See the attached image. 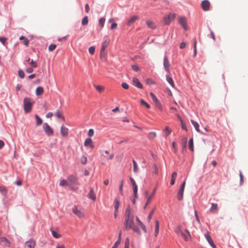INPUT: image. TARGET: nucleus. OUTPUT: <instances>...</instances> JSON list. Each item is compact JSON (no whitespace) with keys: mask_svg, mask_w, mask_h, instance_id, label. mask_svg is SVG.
I'll return each mask as SVG.
<instances>
[{"mask_svg":"<svg viewBox=\"0 0 248 248\" xmlns=\"http://www.w3.org/2000/svg\"><path fill=\"white\" fill-rule=\"evenodd\" d=\"M19 40L20 41H23V45H24L26 46H28L29 41L27 38L25 37V36H21V37H19Z\"/></svg>","mask_w":248,"mask_h":248,"instance_id":"nucleus-24","label":"nucleus"},{"mask_svg":"<svg viewBox=\"0 0 248 248\" xmlns=\"http://www.w3.org/2000/svg\"><path fill=\"white\" fill-rule=\"evenodd\" d=\"M156 136V134L155 132H151L148 134V138L150 139H154Z\"/></svg>","mask_w":248,"mask_h":248,"instance_id":"nucleus-36","label":"nucleus"},{"mask_svg":"<svg viewBox=\"0 0 248 248\" xmlns=\"http://www.w3.org/2000/svg\"><path fill=\"white\" fill-rule=\"evenodd\" d=\"M210 211L212 213H217L218 211V205L217 203L211 204V207L210 209Z\"/></svg>","mask_w":248,"mask_h":248,"instance_id":"nucleus-22","label":"nucleus"},{"mask_svg":"<svg viewBox=\"0 0 248 248\" xmlns=\"http://www.w3.org/2000/svg\"><path fill=\"white\" fill-rule=\"evenodd\" d=\"M155 208H154V209H153L151 211V212L150 213V214H149V215H148V217H147V220H148L149 222L151 220V218H152V216H153V214H154V212H155Z\"/></svg>","mask_w":248,"mask_h":248,"instance_id":"nucleus-42","label":"nucleus"},{"mask_svg":"<svg viewBox=\"0 0 248 248\" xmlns=\"http://www.w3.org/2000/svg\"><path fill=\"white\" fill-rule=\"evenodd\" d=\"M129 238H126L125 240V244H124V248H129Z\"/></svg>","mask_w":248,"mask_h":248,"instance_id":"nucleus-51","label":"nucleus"},{"mask_svg":"<svg viewBox=\"0 0 248 248\" xmlns=\"http://www.w3.org/2000/svg\"><path fill=\"white\" fill-rule=\"evenodd\" d=\"M85 146H89L91 148L93 149L94 147L93 142L91 139H87L84 142Z\"/></svg>","mask_w":248,"mask_h":248,"instance_id":"nucleus-20","label":"nucleus"},{"mask_svg":"<svg viewBox=\"0 0 248 248\" xmlns=\"http://www.w3.org/2000/svg\"><path fill=\"white\" fill-rule=\"evenodd\" d=\"M156 189H154L153 192L151 194V195L148 196V192L147 191H145L144 192V195L146 198H147V201L145 204L144 208L145 209L147 206L150 203L152 198L154 197Z\"/></svg>","mask_w":248,"mask_h":248,"instance_id":"nucleus-7","label":"nucleus"},{"mask_svg":"<svg viewBox=\"0 0 248 248\" xmlns=\"http://www.w3.org/2000/svg\"><path fill=\"white\" fill-rule=\"evenodd\" d=\"M18 76L21 78H23L25 77V74L22 70H19L18 71Z\"/></svg>","mask_w":248,"mask_h":248,"instance_id":"nucleus-50","label":"nucleus"},{"mask_svg":"<svg viewBox=\"0 0 248 248\" xmlns=\"http://www.w3.org/2000/svg\"><path fill=\"white\" fill-rule=\"evenodd\" d=\"M130 180L133 186L134 197L136 198L138 197V186L136 185L135 181L132 177L130 178Z\"/></svg>","mask_w":248,"mask_h":248,"instance_id":"nucleus-14","label":"nucleus"},{"mask_svg":"<svg viewBox=\"0 0 248 248\" xmlns=\"http://www.w3.org/2000/svg\"><path fill=\"white\" fill-rule=\"evenodd\" d=\"M125 215L126 217H131L130 216V210L129 208H127L125 211Z\"/></svg>","mask_w":248,"mask_h":248,"instance_id":"nucleus-60","label":"nucleus"},{"mask_svg":"<svg viewBox=\"0 0 248 248\" xmlns=\"http://www.w3.org/2000/svg\"><path fill=\"white\" fill-rule=\"evenodd\" d=\"M87 158L85 156H82L80 158V162L83 164H85L87 163Z\"/></svg>","mask_w":248,"mask_h":248,"instance_id":"nucleus-44","label":"nucleus"},{"mask_svg":"<svg viewBox=\"0 0 248 248\" xmlns=\"http://www.w3.org/2000/svg\"><path fill=\"white\" fill-rule=\"evenodd\" d=\"M178 22L182 26L185 30H188V26L187 25L186 19L185 17H179Z\"/></svg>","mask_w":248,"mask_h":248,"instance_id":"nucleus-8","label":"nucleus"},{"mask_svg":"<svg viewBox=\"0 0 248 248\" xmlns=\"http://www.w3.org/2000/svg\"><path fill=\"white\" fill-rule=\"evenodd\" d=\"M132 81L133 85L137 88L139 89H142L143 88L142 85L137 78L134 77Z\"/></svg>","mask_w":248,"mask_h":248,"instance_id":"nucleus-17","label":"nucleus"},{"mask_svg":"<svg viewBox=\"0 0 248 248\" xmlns=\"http://www.w3.org/2000/svg\"><path fill=\"white\" fill-rule=\"evenodd\" d=\"M189 148L192 152H194L193 140L192 138L189 141Z\"/></svg>","mask_w":248,"mask_h":248,"instance_id":"nucleus-33","label":"nucleus"},{"mask_svg":"<svg viewBox=\"0 0 248 248\" xmlns=\"http://www.w3.org/2000/svg\"><path fill=\"white\" fill-rule=\"evenodd\" d=\"M107 55V51L106 50V47H102L100 50V54L101 59L103 61H106Z\"/></svg>","mask_w":248,"mask_h":248,"instance_id":"nucleus-16","label":"nucleus"},{"mask_svg":"<svg viewBox=\"0 0 248 248\" xmlns=\"http://www.w3.org/2000/svg\"><path fill=\"white\" fill-rule=\"evenodd\" d=\"M125 225L127 229H131L134 226L133 222V217H126L125 219Z\"/></svg>","mask_w":248,"mask_h":248,"instance_id":"nucleus-5","label":"nucleus"},{"mask_svg":"<svg viewBox=\"0 0 248 248\" xmlns=\"http://www.w3.org/2000/svg\"><path fill=\"white\" fill-rule=\"evenodd\" d=\"M239 176H240V178L241 185H242V183H243L244 180H243V176L241 171H239Z\"/></svg>","mask_w":248,"mask_h":248,"instance_id":"nucleus-59","label":"nucleus"},{"mask_svg":"<svg viewBox=\"0 0 248 248\" xmlns=\"http://www.w3.org/2000/svg\"><path fill=\"white\" fill-rule=\"evenodd\" d=\"M180 235L182 237H183L185 241H186L188 240V236H186L185 234H184L183 232L180 234Z\"/></svg>","mask_w":248,"mask_h":248,"instance_id":"nucleus-62","label":"nucleus"},{"mask_svg":"<svg viewBox=\"0 0 248 248\" xmlns=\"http://www.w3.org/2000/svg\"><path fill=\"white\" fill-rule=\"evenodd\" d=\"M56 116L58 118H62L63 120H64V117L62 116V114L59 111H57L56 112Z\"/></svg>","mask_w":248,"mask_h":248,"instance_id":"nucleus-56","label":"nucleus"},{"mask_svg":"<svg viewBox=\"0 0 248 248\" xmlns=\"http://www.w3.org/2000/svg\"><path fill=\"white\" fill-rule=\"evenodd\" d=\"M10 241L5 237H0V245L4 247H9L10 246Z\"/></svg>","mask_w":248,"mask_h":248,"instance_id":"nucleus-12","label":"nucleus"},{"mask_svg":"<svg viewBox=\"0 0 248 248\" xmlns=\"http://www.w3.org/2000/svg\"><path fill=\"white\" fill-rule=\"evenodd\" d=\"M94 134V131L93 129H90L88 131V136L89 137H92Z\"/></svg>","mask_w":248,"mask_h":248,"instance_id":"nucleus-53","label":"nucleus"},{"mask_svg":"<svg viewBox=\"0 0 248 248\" xmlns=\"http://www.w3.org/2000/svg\"><path fill=\"white\" fill-rule=\"evenodd\" d=\"M6 40V38L0 37V42L2 43L3 45H5V42Z\"/></svg>","mask_w":248,"mask_h":248,"instance_id":"nucleus-52","label":"nucleus"},{"mask_svg":"<svg viewBox=\"0 0 248 248\" xmlns=\"http://www.w3.org/2000/svg\"><path fill=\"white\" fill-rule=\"evenodd\" d=\"M88 17L86 16L82 19V24L84 26V25H87L88 24Z\"/></svg>","mask_w":248,"mask_h":248,"instance_id":"nucleus-45","label":"nucleus"},{"mask_svg":"<svg viewBox=\"0 0 248 248\" xmlns=\"http://www.w3.org/2000/svg\"><path fill=\"white\" fill-rule=\"evenodd\" d=\"M122 86L124 89H128L129 88V86L126 83H122Z\"/></svg>","mask_w":248,"mask_h":248,"instance_id":"nucleus-63","label":"nucleus"},{"mask_svg":"<svg viewBox=\"0 0 248 248\" xmlns=\"http://www.w3.org/2000/svg\"><path fill=\"white\" fill-rule=\"evenodd\" d=\"M166 79L172 87H174V83L171 78L169 76H167Z\"/></svg>","mask_w":248,"mask_h":248,"instance_id":"nucleus-31","label":"nucleus"},{"mask_svg":"<svg viewBox=\"0 0 248 248\" xmlns=\"http://www.w3.org/2000/svg\"><path fill=\"white\" fill-rule=\"evenodd\" d=\"M51 233L53 236L56 238H59L61 237V235L54 230H51Z\"/></svg>","mask_w":248,"mask_h":248,"instance_id":"nucleus-35","label":"nucleus"},{"mask_svg":"<svg viewBox=\"0 0 248 248\" xmlns=\"http://www.w3.org/2000/svg\"><path fill=\"white\" fill-rule=\"evenodd\" d=\"M43 129L46 135L48 137L52 136L54 135V131L53 129L47 123H44L43 124Z\"/></svg>","mask_w":248,"mask_h":248,"instance_id":"nucleus-3","label":"nucleus"},{"mask_svg":"<svg viewBox=\"0 0 248 248\" xmlns=\"http://www.w3.org/2000/svg\"><path fill=\"white\" fill-rule=\"evenodd\" d=\"M105 22V19L104 18H101L99 20V23L101 28H103Z\"/></svg>","mask_w":248,"mask_h":248,"instance_id":"nucleus-46","label":"nucleus"},{"mask_svg":"<svg viewBox=\"0 0 248 248\" xmlns=\"http://www.w3.org/2000/svg\"><path fill=\"white\" fill-rule=\"evenodd\" d=\"M131 229H133V231H135V232H137L139 233H140V231L139 228L135 226H133V228H131Z\"/></svg>","mask_w":248,"mask_h":248,"instance_id":"nucleus-55","label":"nucleus"},{"mask_svg":"<svg viewBox=\"0 0 248 248\" xmlns=\"http://www.w3.org/2000/svg\"><path fill=\"white\" fill-rule=\"evenodd\" d=\"M61 133L63 137H66L68 135V129L64 125L61 127Z\"/></svg>","mask_w":248,"mask_h":248,"instance_id":"nucleus-19","label":"nucleus"},{"mask_svg":"<svg viewBox=\"0 0 248 248\" xmlns=\"http://www.w3.org/2000/svg\"><path fill=\"white\" fill-rule=\"evenodd\" d=\"M139 17L137 16H134L131 17L127 21V25L128 26H130L133 23H134L136 20L139 19Z\"/></svg>","mask_w":248,"mask_h":248,"instance_id":"nucleus-21","label":"nucleus"},{"mask_svg":"<svg viewBox=\"0 0 248 248\" xmlns=\"http://www.w3.org/2000/svg\"><path fill=\"white\" fill-rule=\"evenodd\" d=\"M185 185H186V181H184L183 182V183H182L179 190L178 191L177 198L178 200H179V201H181L183 200Z\"/></svg>","mask_w":248,"mask_h":248,"instance_id":"nucleus-6","label":"nucleus"},{"mask_svg":"<svg viewBox=\"0 0 248 248\" xmlns=\"http://www.w3.org/2000/svg\"><path fill=\"white\" fill-rule=\"evenodd\" d=\"M191 122L195 127L196 130L197 132H200V130L199 129V125L198 123L194 121L193 120H191Z\"/></svg>","mask_w":248,"mask_h":248,"instance_id":"nucleus-29","label":"nucleus"},{"mask_svg":"<svg viewBox=\"0 0 248 248\" xmlns=\"http://www.w3.org/2000/svg\"><path fill=\"white\" fill-rule=\"evenodd\" d=\"M132 162H133V171L135 173H137L139 171L138 164H137V162L135 161V160H133Z\"/></svg>","mask_w":248,"mask_h":248,"instance_id":"nucleus-30","label":"nucleus"},{"mask_svg":"<svg viewBox=\"0 0 248 248\" xmlns=\"http://www.w3.org/2000/svg\"><path fill=\"white\" fill-rule=\"evenodd\" d=\"M150 94L154 102H156L157 100H158L154 93H150Z\"/></svg>","mask_w":248,"mask_h":248,"instance_id":"nucleus-47","label":"nucleus"},{"mask_svg":"<svg viewBox=\"0 0 248 248\" xmlns=\"http://www.w3.org/2000/svg\"><path fill=\"white\" fill-rule=\"evenodd\" d=\"M94 48H95V47H89V52L91 54L93 55L94 53V50H95Z\"/></svg>","mask_w":248,"mask_h":248,"instance_id":"nucleus-61","label":"nucleus"},{"mask_svg":"<svg viewBox=\"0 0 248 248\" xmlns=\"http://www.w3.org/2000/svg\"><path fill=\"white\" fill-rule=\"evenodd\" d=\"M132 69L135 71H138L139 70V67L136 65H133L131 66Z\"/></svg>","mask_w":248,"mask_h":248,"instance_id":"nucleus-58","label":"nucleus"},{"mask_svg":"<svg viewBox=\"0 0 248 248\" xmlns=\"http://www.w3.org/2000/svg\"><path fill=\"white\" fill-rule=\"evenodd\" d=\"M163 131L165 134V137H167L171 133L172 130L170 127L166 126Z\"/></svg>","mask_w":248,"mask_h":248,"instance_id":"nucleus-25","label":"nucleus"},{"mask_svg":"<svg viewBox=\"0 0 248 248\" xmlns=\"http://www.w3.org/2000/svg\"><path fill=\"white\" fill-rule=\"evenodd\" d=\"M68 183L69 186L72 190H76L78 189V186L79 183L78 181V178L73 175H70L67 178Z\"/></svg>","mask_w":248,"mask_h":248,"instance_id":"nucleus-2","label":"nucleus"},{"mask_svg":"<svg viewBox=\"0 0 248 248\" xmlns=\"http://www.w3.org/2000/svg\"><path fill=\"white\" fill-rule=\"evenodd\" d=\"M120 242H119L118 241H116L115 243L113 246L111 248H117L118 247L119 245H120Z\"/></svg>","mask_w":248,"mask_h":248,"instance_id":"nucleus-64","label":"nucleus"},{"mask_svg":"<svg viewBox=\"0 0 248 248\" xmlns=\"http://www.w3.org/2000/svg\"><path fill=\"white\" fill-rule=\"evenodd\" d=\"M201 7L204 11H209L210 7V3L208 0H204L201 3Z\"/></svg>","mask_w":248,"mask_h":248,"instance_id":"nucleus-11","label":"nucleus"},{"mask_svg":"<svg viewBox=\"0 0 248 248\" xmlns=\"http://www.w3.org/2000/svg\"><path fill=\"white\" fill-rule=\"evenodd\" d=\"M163 65L165 70L166 72H170V64L169 62L168 58L167 56H165L164 58Z\"/></svg>","mask_w":248,"mask_h":248,"instance_id":"nucleus-10","label":"nucleus"},{"mask_svg":"<svg viewBox=\"0 0 248 248\" xmlns=\"http://www.w3.org/2000/svg\"><path fill=\"white\" fill-rule=\"evenodd\" d=\"M205 237L206 238L207 241L208 242V243L210 244V246L212 247V248H216V245L214 244L213 241L210 235V233L209 232H207L204 234Z\"/></svg>","mask_w":248,"mask_h":248,"instance_id":"nucleus-15","label":"nucleus"},{"mask_svg":"<svg viewBox=\"0 0 248 248\" xmlns=\"http://www.w3.org/2000/svg\"><path fill=\"white\" fill-rule=\"evenodd\" d=\"M69 184L68 183V180H61L60 182V186H68Z\"/></svg>","mask_w":248,"mask_h":248,"instance_id":"nucleus-37","label":"nucleus"},{"mask_svg":"<svg viewBox=\"0 0 248 248\" xmlns=\"http://www.w3.org/2000/svg\"><path fill=\"white\" fill-rule=\"evenodd\" d=\"M146 24L148 26V27L151 29H155V23L152 21L150 20H147L146 21Z\"/></svg>","mask_w":248,"mask_h":248,"instance_id":"nucleus-26","label":"nucleus"},{"mask_svg":"<svg viewBox=\"0 0 248 248\" xmlns=\"http://www.w3.org/2000/svg\"><path fill=\"white\" fill-rule=\"evenodd\" d=\"M110 39L106 38L103 43L102 46H107L109 45Z\"/></svg>","mask_w":248,"mask_h":248,"instance_id":"nucleus-43","label":"nucleus"},{"mask_svg":"<svg viewBox=\"0 0 248 248\" xmlns=\"http://www.w3.org/2000/svg\"><path fill=\"white\" fill-rule=\"evenodd\" d=\"M94 87H95V89H96V90L97 91H98L99 92H102L104 91V89H105L104 86H102L100 85H95Z\"/></svg>","mask_w":248,"mask_h":248,"instance_id":"nucleus-38","label":"nucleus"},{"mask_svg":"<svg viewBox=\"0 0 248 248\" xmlns=\"http://www.w3.org/2000/svg\"><path fill=\"white\" fill-rule=\"evenodd\" d=\"M90 191L89 193L87 195V197L89 198L92 199L93 201H95L96 200V196L95 193H94L93 188L92 187H90Z\"/></svg>","mask_w":248,"mask_h":248,"instance_id":"nucleus-18","label":"nucleus"},{"mask_svg":"<svg viewBox=\"0 0 248 248\" xmlns=\"http://www.w3.org/2000/svg\"><path fill=\"white\" fill-rule=\"evenodd\" d=\"M115 205H114V210L115 212H117L119 206V201L118 199H115L114 200Z\"/></svg>","mask_w":248,"mask_h":248,"instance_id":"nucleus-32","label":"nucleus"},{"mask_svg":"<svg viewBox=\"0 0 248 248\" xmlns=\"http://www.w3.org/2000/svg\"><path fill=\"white\" fill-rule=\"evenodd\" d=\"M72 212L79 218H82L84 217L83 212L80 209H79L76 206H74L73 207Z\"/></svg>","mask_w":248,"mask_h":248,"instance_id":"nucleus-9","label":"nucleus"},{"mask_svg":"<svg viewBox=\"0 0 248 248\" xmlns=\"http://www.w3.org/2000/svg\"><path fill=\"white\" fill-rule=\"evenodd\" d=\"M140 103L142 105L144 106L147 108H150V106L147 102H146L144 100L141 99L140 100Z\"/></svg>","mask_w":248,"mask_h":248,"instance_id":"nucleus-40","label":"nucleus"},{"mask_svg":"<svg viewBox=\"0 0 248 248\" xmlns=\"http://www.w3.org/2000/svg\"><path fill=\"white\" fill-rule=\"evenodd\" d=\"M35 241L31 239L25 243L24 248H35Z\"/></svg>","mask_w":248,"mask_h":248,"instance_id":"nucleus-13","label":"nucleus"},{"mask_svg":"<svg viewBox=\"0 0 248 248\" xmlns=\"http://www.w3.org/2000/svg\"><path fill=\"white\" fill-rule=\"evenodd\" d=\"M0 192L3 194L5 195L6 193V190L4 187L0 186Z\"/></svg>","mask_w":248,"mask_h":248,"instance_id":"nucleus-54","label":"nucleus"},{"mask_svg":"<svg viewBox=\"0 0 248 248\" xmlns=\"http://www.w3.org/2000/svg\"><path fill=\"white\" fill-rule=\"evenodd\" d=\"M172 146L174 149V153H176L178 150L177 144L175 142L173 141L172 143Z\"/></svg>","mask_w":248,"mask_h":248,"instance_id":"nucleus-48","label":"nucleus"},{"mask_svg":"<svg viewBox=\"0 0 248 248\" xmlns=\"http://www.w3.org/2000/svg\"><path fill=\"white\" fill-rule=\"evenodd\" d=\"M177 172H173L171 174V179L175 180L176 177H177Z\"/></svg>","mask_w":248,"mask_h":248,"instance_id":"nucleus-57","label":"nucleus"},{"mask_svg":"<svg viewBox=\"0 0 248 248\" xmlns=\"http://www.w3.org/2000/svg\"><path fill=\"white\" fill-rule=\"evenodd\" d=\"M155 107L158 108L160 110H162V106L159 100L154 102Z\"/></svg>","mask_w":248,"mask_h":248,"instance_id":"nucleus-34","label":"nucleus"},{"mask_svg":"<svg viewBox=\"0 0 248 248\" xmlns=\"http://www.w3.org/2000/svg\"><path fill=\"white\" fill-rule=\"evenodd\" d=\"M175 15L174 14L170 13L169 15L164 16L163 21L165 25H169L170 22L175 18Z\"/></svg>","mask_w":248,"mask_h":248,"instance_id":"nucleus-4","label":"nucleus"},{"mask_svg":"<svg viewBox=\"0 0 248 248\" xmlns=\"http://www.w3.org/2000/svg\"><path fill=\"white\" fill-rule=\"evenodd\" d=\"M182 146L183 149H185L186 146L187 144V138H183L182 139Z\"/></svg>","mask_w":248,"mask_h":248,"instance_id":"nucleus-41","label":"nucleus"},{"mask_svg":"<svg viewBox=\"0 0 248 248\" xmlns=\"http://www.w3.org/2000/svg\"><path fill=\"white\" fill-rule=\"evenodd\" d=\"M159 232V221L158 220L155 221V237L158 234Z\"/></svg>","mask_w":248,"mask_h":248,"instance_id":"nucleus-27","label":"nucleus"},{"mask_svg":"<svg viewBox=\"0 0 248 248\" xmlns=\"http://www.w3.org/2000/svg\"><path fill=\"white\" fill-rule=\"evenodd\" d=\"M44 93V89L43 87L39 86L38 87L35 91L36 95L37 96H40L43 94Z\"/></svg>","mask_w":248,"mask_h":248,"instance_id":"nucleus-23","label":"nucleus"},{"mask_svg":"<svg viewBox=\"0 0 248 248\" xmlns=\"http://www.w3.org/2000/svg\"><path fill=\"white\" fill-rule=\"evenodd\" d=\"M30 64L33 68H36L37 67V64L36 62L33 61V60H31Z\"/></svg>","mask_w":248,"mask_h":248,"instance_id":"nucleus-49","label":"nucleus"},{"mask_svg":"<svg viewBox=\"0 0 248 248\" xmlns=\"http://www.w3.org/2000/svg\"><path fill=\"white\" fill-rule=\"evenodd\" d=\"M153 168L154 170L153 171V174L157 175L158 173V170L156 165L154 164Z\"/></svg>","mask_w":248,"mask_h":248,"instance_id":"nucleus-39","label":"nucleus"},{"mask_svg":"<svg viewBox=\"0 0 248 248\" xmlns=\"http://www.w3.org/2000/svg\"><path fill=\"white\" fill-rule=\"evenodd\" d=\"M35 118L36 121V125L37 126L40 125L43 123V121H42V119L37 115H36L35 116Z\"/></svg>","mask_w":248,"mask_h":248,"instance_id":"nucleus-28","label":"nucleus"},{"mask_svg":"<svg viewBox=\"0 0 248 248\" xmlns=\"http://www.w3.org/2000/svg\"><path fill=\"white\" fill-rule=\"evenodd\" d=\"M34 103L33 100L29 97H25L23 100L24 109L26 113H29L32 109V106Z\"/></svg>","mask_w":248,"mask_h":248,"instance_id":"nucleus-1","label":"nucleus"}]
</instances>
